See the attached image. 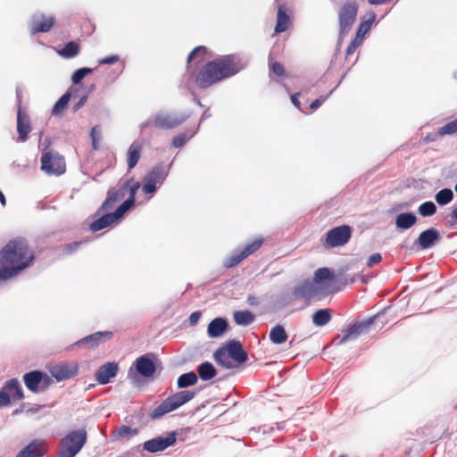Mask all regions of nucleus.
Instances as JSON below:
<instances>
[{
  "label": "nucleus",
  "instance_id": "6",
  "mask_svg": "<svg viewBox=\"0 0 457 457\" xmlns=\"http://www.w3.org/2000/svg\"><path fill=\"white\" fill-rule=\"evenodd\" d=\"M87 439V433L80 429L70 433L62 440L59 457H74L82 448Z\"/></svg>",
  "mask_w": 457,
  "mask_h": 457
},
{
  "label": "nucleus",
  "instance_id": "29",
  "mask_svg": "<svg viewBox=\"0 0 457 457\" xmlns=\"http://www.w3.org/2000/svg\"><path fill=\"white\" fill-rule=\"evenodd\" d=\"M253 315L248 311L236 312L234 313V320L237 324L241 326H246L253 322Z\"/></svg>",
  "mask_w": 457,
  "mask_h": 457
},
{
  "label": "nucleus",
  "instance_id": "21",
  "mask_svg": "<svg viewBox=\"0 0 457 457\" xmlns=\"http://www.w3.org/2000/svg\"><path fill=\"white\" fill-rule=\"evenodd\" d=\"M417 221V218L412 213L403 212L395 219V224L398 228L407 229L412 227Z\"/></svg>",
  "mask_w": 457,
  "mask_h": 457
},
{
  "label": "nucleus",
  "instance_id": "11",
  "mask_svg": "<svg viewBox=\"0 0 457 457\" xmlns=\"http://www.w3.org/2000/svg\"><path fill=\"white\" fill-rule=\"evenodd\" d=\"M26 386L33 392H40L45 390L51 384V378L39 371H33L24 376Z\"/></svg>",
  "mask_w": 457,
  "mask_h": 457
},
{
  "label": "nucleus",
  "instance_id": "33",
  "mask_svg": "<svg viewBox=\"0 0 457 457\" xmlns=\"http://www.w3.org/2000/svg\"><path fill=\"white\" fill-rule=\"evenodd\" d=\"M71 96V89H70L66 94H64L59 101L54 104L53 108V113L58 115L62 112L65 109L70 98Z\"/></svg>",
  "mask_w": 457,
  "mask_h": 457
},
{
  "label": "nucleus",
  "instance_id": "34",
  "mask_svg": "<svg viewBox=\"0 0 457 457\" xmlns=\"http://www.w3.org/2000/svg\"><path fill=\"white\" fill-rule=\"evenodd\" d=\"M197 381L196 375L193 372L181 375L178 379V386L179 387H187L195 384Z\"/></svg>",
  "mask_w": 457,
  "mask_h": 457
},
{
  "label": "nucleus",
  "instance_id": "24",
  "mask_svg": "<svg viewBox=\"0 0 457 457\" xmlns=\"http://www.w3.org/2000/svg\"><path fill=\"white\" fill-rule=\"evenodd\" d=\"M18 132L20 135V137L24 140L29 134L30 128H29V122L28 116L24 114L21 110L20 109L18 112Z\"/></svg>",
  "mask_w": 457,
  "mask_h": 457
},
{
  "label": "nucleus",
  "instance_id": "38",
  "mask_svg": "<svg viewBox=\"0 0 457 457\" xmlns=\"http://www.w3.org/2000/svg\"><path fill=\"white\" fill-rule=\"evenodd\" d=\"M109 333H96L86 337L83 343L91 344L92 345H97L104 337L108 338Z\"/></svg>",
  "mask_w": 457,
  "mask_h": 457
},
{
  "label": "nucleus",
  "instance_id": "5",
  "mask_svg": "<svg viewBox=\"0 0 457 457\" xmlns=\"http://www.w3.org/2000/svg\"><path fill=\"white\" fill-rule=\"evenodd\" d=\"M214 358L220 366L230 369L245 361L246 355L239 344L231 342L220 348L215 353Z\"/></svg>",
  "mask_w": 457,
  "mask_h": 457
},
{
  "label": "nucleus",
  "instance_id": "9",
  "mask_svg": "<svg viewBox=\"0 0 457 457\" xmlns=\"http://www.w3.org/2000/svg\"><path fill=\"white\" fill-rule=\"evenodd\" d=\"M351 237V228L348 226H340L331 229L326 237L325 245L328 247H337L346 244Z\"/></svg>",
  "mask_w": 457,
  "mask_h": 457
},
{
  "label": "nucleus",
  "instance_id": "35",
  "mask_svg": "<svg viewBox=\"0 0 457 457\" xmlns=\"http://www.w3.org/2000/svg\"><path fill=\"white\" fill-rule=\"evenodd\" d=\"M436 211V207L433 202H426L419 207V212L423 217L431 216Z\"/></svg>",
  "mask_w": 457,
  "mask_h": 457
},
{
  "label": "nucleus",
  "instance_id": "42",
  "mask_svg": "<svg viewBox=\"0 0 457 457\" xmlns=\"http://www.w3.org/2000/svg\"><path fill=\"white\" fill-rule=\"evenodd\" d=\"M143 191L146 194H152L155 191V182L152 179L147 180L144 187Z\"/></svg>",
  "mask_w": 457,
  "mask_h": 457
},
{
  "label": "nucleus",
  "instance_id": "37",
  "mask_svg": "<svg viewBox=\"0 0 457 457\" xmlns=\"http://www.w3.org/2000/svg\"><path fill=\"white\" fill-rule=\"evenodd\" d=\"M90 137L92 139V146L94 149H98L102 138V133L99 128L94 127L91 129Z\"/></svg>",
  "mask_w": 457,
  "mask_h": 457
},
{
  "label": "nucleus",
  "instance_id": "51",
  "mask_svg": "<svg viewBox=\"0 0 457 457\" xmlns=\"http://www.w3.org/2000/svg\"><path fill=\"white\" fill-rule=\"evenodd\" d=\"M183 143H184V139H182L181 137H176V138L173 140V144H174V145H176V146H180Z\"/></svg>",
  "mask_w": 457,
  "mask_h": 457
},
{
  "label": "nucleus",
  "instance_id": "53",
  "mask_svg": "<svg viewBox=\"0 0 457 457\" xmlns=\"http://www.w3.org/2000/svg\"><path fill=\"white\" fill-rule=\"evenodd\" d=\"M452 216L454 220H457V206L453 208Z\"/></svg>",
  "mask_w": 457,
  "mask_h": 457
},
{
  "label": "nucleus",
  "instance_id": "30",
  "mask_svg": "<svg viewBox=\"0 0 457 457\" xmlns=\"http://www.w3.org/2000/svg\"><path fill=\"white\" fill-rule=\"evenodd\" d=\"M198 373L202 379L207 380L215 376V369L212 364L204 362L199 366Z\"/></svg>",
  "mask_w": 457,
  "mask_h": 457
},
{
  "label": "nucleus",
  "instance_id": "55",
  "mask_svg": "<svg viewBox=\"0 0 457 457\" xmlns=\"http://www.w3.org/2000/svg\"><path fill=\"white\" fill-rule=\"evenodd\" d=\"M85 101H86V97H83L80 100V102L77 104L76 109H79L80 106H82L84 104Z\"/></svg>",
  "mask_w": 457,
  "mask_h": 457
},
{
  "label": "nucleus",
  "instance_id": "56",
  "mask_svg": "<svg viewBox=\"0 0 457 457\" xmlns=\"http://www.w3.org/2000/svg\"><path fill=\"white\" fill-rule=\"evenodd\" d=\"M454 189H455V191L457 193V184L455 185Z\"/></svg>",
  "mask_w": 457,
  "mask_h": 457
},
{
  "label": "nucleus",
  "instance_id": "13",
  "mask_svg": "<svg viewBox=\"0 0 457 457\" xmlns=\"http://www.w3.org/2000/svg\"><path fill=\"white\" fill-rule=\"evenodd\" d=\"M79 370V365L77 362L61 364L54 367L51 374L58 381L70 379L75 377Z\"/></svg>",
  "mask_w": 457,
  "mask_h": 457
},
{
  "label": "nucleus",
  "instance_id": "8",
  "mask_svg": "<svg viewBox=\"0 0 457 457\" xmlns=\"http://www.w3.org/2000/svg\"><path fill=\"white\" fill-rule=\"evenodd\" d=\"M194 396V394L189 391H182L179 392L171 397H169L166 399L159 407L156 409V412L158 415H162L167 412H170L185 403L188 402L190 399H192Z\"/></svg>",
  "mask_w": 457,
  "mask_h": 457
},
{
  "label": "nucleus",
  "instance_id": "22",
  "mask_svg": "<svg viewBox=\"0 0 457 457\" xmlns=\"http://www.w3.org/2000/svg\"><path fill=\"white\" fill-rule=\"evenodd\" d=\"M438 238V232L435 229L423 231L419 237V244L422 248L430 247Z\"/></svg>",
  "mask_w": 457,
  "mask_h": 457
},
{
  "label": "nucleus",
  "instance_id": "46",
  "mask_svg": "<svg viewBox=\"0 0 457 457\" xmlns=\"http://www.w3.org/2000/svg\"><path fill=\"white\" fill-rule=\"evenodd\" d=\"M205 49L204 47H196L188 56V62H191L195 56L204 54Z\"/></svg>",
  "mask_w": 457,
  "mask_h": 457
},
{
  "label": "nucleus",
  "instance_id": "25",
  "mask_svg": "<svg viewBox=\"0 0 457 457\" xmlns=\"http://www.w3.org/2000/svg\"><path fill=\"white\" fill-rule=\"evenodd\" d=\"M331 320L330 312L328 309H320L312 315V322L318 327L328 324Z\"/></svg>",
  "mask_w": 457,
  "mask_h": 457
},
{
  "label": "nucleus",
  "instance_id": "36",
  "mask_svg": "<svg viewBox=\"0 0 457 457\" xmlns=\"http://www.w3.org/2000/svg\"><path fill=\"white\" fill-rule=\"evenodd\" d=\"M93 71L90 68H81L76 71L72 77L71 80L74 84L79 83L87 75L90 74Z\"/></svg>",
  "mask_w": 457,
  "mask_h": 457
},
{
  "label": "nucleus",
  "instance_id": "48",
  "mask_svg": "<svg viewBox=\"0 0 457 457\" xmlns=\"http://www.w3.org/2000/svg\"><path fill=\"white\" fill-rule=\"evenodd\" d=\"M200 314L198 312H194L190 315L189 320L192 325H195L199 320Z\"/></svg>",
  "mask_w": 457,
  "mask_h": 457
},
{
  "label": "nucleus",
  "instance_id": "3",
  "mask_svg": "<svg viewBox=\"0 0 457 457\" xmlns=\"http://www.w3.org/2000/svg\"><path fill=\"white\" fill-rule=\"evenodd\" d=\"M238 71L239 68L235 66L232 58L226 57L217 62H210L206 69L199 75L197 81L201 87H207Z\"/></svg>",
  "mask_w": 457,
  "mask_h": 457
},
{
  "label": "nucleus",
  "instance_id": "28",
  "mask_svg": "<svg viewBox=\"0 0 457 457\" xmlns=\"http://www.w3.org/2000/svg\"><path fill=\"white\" fill-rule=\"evenodd\" d=\"M289 24V17L285 12V10L283 7H280L278 12V18H277V26H276V32H283L285 31Z\"/></svg>",
  "mask_w": 457,
  "mask_h": 457
},
{
  "label": "nucleus",
  "instance_id": "17",
  "mask_svg": "<svg viewBox=\"0 0 457 457\" xmlns=\"http://www.w3.org/2000/svg\"><path fill=\"white\" fill-rule=\"evenodd\" d=\"M135 368L144 377H151L155 370L154 361L148 355L137 358L135 361Z\"/></svg>",
  "mask_w": 457,
  "mask_h": 457
},
{
  "label": "nucleus",
  "instance_id": "16",
  "mask_svg": "<svg viewBox=\"0 0 457 457\" xmlns=\"http://www.w3.org/2000/svg\"><path fill=\"white\" fill-rule=\"evenodd\" d=\"M46 451L47 446L46 442L43 440H36L21 451L17 457H42Z\"/></svg>",
  "mask_w": 457,
  "mask_h": 457
},
{
  "label": "nucleus",
  "instance_id": "40",
  "mask_svg": "<svg viewBox=\"0 0 457 457\" xmlns=\"http://www.w3.org/2000/svg\"><path fill=\"white\" fill-rule=\"evenodd\" d=\"M155 123L161 128H169L175 125V122L168 120V118L163 116H158L155 120Z\"/></svg>",
  "mask_w": 457,
  "mask_h": 457
},
{
  "label": "nucleus",
  "instance_id": "4",
  "mask_svg": "<svg viewBox=\"0 0 457 457\" xmlns=\"http://www.w3.org/2000/svg\"><path fill=\"white\" fill-rule=\"evenodd\" d=\"M334 280L332 272L327 268L318 269L312 282L303 284L297 289V295L311 297L315 295H327Z\"/></svg>",
  "mask_w": 457,
  "mask_h": 457
},
{
  "label": "nucleus",
  "instance_id": "44",
  "mask_svg": "<svg viewBox=\"0 0 457 457\" xmlns=\"http://www.w3.org/2000/svg\"><path fill=\"white\" fill-rule=\"evenodd\" d=\"M271 71L278 76L283 74V68L282 66L278 62H272L270 63Z\"/></svg>",
  "mask_w": 457,
  "mask_h": 457
},
{
  "label": "nucleus",
  "instance_id": "14",
  "mask_svg": "<svg viewBox=\"0 0 457 457\" xmlns=\"http://www.w3.org/2000/svg\"><path fill=\"white\" fill-rule=\"evenodd\" d=\"M119 370L118 363L107 362L102 365L96 372L95 378L100 385L108 384L112 378L116 377Z\"/></svg>",
  "mask_w": 457,
  "mask_h": 457
},
{
  "label": "nucleus",
  "instance_id": "1",
  "mask_svg": "<svg viewBox=\"0 0 457 457\" xmlns=\"http://www.w3.org/2000/svg\"><path fill=\"white\" fill-rule=\"evenodd\" d=\"M33 255L27 243L20 238L11 240L0 252V279H8L27 268Z\"/></svg>",
  "mask_w": 457,
  "mask_h": 457
},
{
  "label": "nucleus",
  "instance_id": "52",
  "mask_svg": "<svg viewBox=\"0 0 457 457\" xmlns=\"http://www.w3.org/2000/svg\"><path fill=\"white\" fill-rule=\"evenodd\" d=\"M292 103H293V104H294V105H295L296 107H299V105H300V102H299V100H298V98H297V96H296V95H295V96H292Z\"/></svg>",
  "mask_w": 457,
  "mask_h": 457
},
{
  "label": "nucleus",
  "instance_id": "41",
  "mask_svg": "<svg viewBox=\"0 0 457 457\" xmlns=\"http://www.w3.org/2000/svg\"><path fill=\"white\" fill-rule=\"evenodd\" d=\"M117 433L120 436H132L137 434V430L131 429L129 427L123 426V427H120L117 430Z\"/></svg>",
  "mask_w": 457,
  "mask_h": 457
},
{
  "label": "nucleus",
  "instance_id": "32",
  "mask_svg": "<svg viewBox=\"0 0 457 457\" xmlns=\"http://www.w3.org/2000/svg\"><path fill=\"white\" fill-rule=\"evenodd\" d=\"M453 197V191L448 188H445L440 190L435 196L436 203L440 205H445L449 204Z\"/></svg>",
  "mask_w": 457,
  "mask_h": 457
},
{
  "label": "nucleus",
  "instance_id": "57",
  "mask_svg": "<svg viewBox=\"0 0 457 457\" xmlns=\"http://www.w3.org/2000/svg\"><path fill=\"white\" fill-rule=\"evenodd\" d=\"M340 457H345V456L343 455V456H340Z\"/></svg>",
  "mask_w": 457,
  "mask_h": 457
},
{
  "label": "nucleus",
  "instance_id": "20",
  "mask_svg": "<svg viewBox=\"0 0 457 457\" xmlns=\"http://www.w3.org/2000/svg\"><path fill=\"white\" fill-rule=\"evenodd\" d=\"M226 320L221 318H216L208 326V335L211 337H220L226 330Z\"/></svg>",
  "mask_w": 457,
  "mask_h": 457
},
{
  "label": "nucleus",
  "instance_id": "23",
  "mask_svg": "<svg viewBox=\"0 0 457 457\" xmlns=\"http://www.w3.org/2000/svg\"><path fill=\"white\" fill-rule=\"evenodd\" d=\"M287 337L285 328L280 325L275 326L270 332V339L273 344H284L287 340Z\"/></svg>",
  "mask_w": 457,
  "mask_h": 457
},
{
  "label": "nucleus",
  "instance_id": "15",
  "mask_svg": "<svg viewBox=\"0 0 457 457\" xmlns=\"http://www.w3.org/2000/svg\"><path fill=\"white\" fill-rule=\"evenodd\" d=\"M357 6L354 3L346 4L339 13L340 29L342 31L348 29L354 22Z\"/></svg>",
  "mask_w": 457,
  "mask_h": 457
},
{
  "label": "nucleus",
  "instance_id": "27",
  "mask_svg": "<svg viewBox=\"0 0 457 457\" xmlns=\"http://www.w3.org/2000/svg\"><path fill=\"white\" fill-rule=\"evenodd\" d=\"M375 19L376 15L374 13H370L368 15V19L365 21L361 22V24L359 27V29L356 33V39L360 38V41H362L363 37L370 29Z\"/></svg>",
  "mask_w": 457,
  "mask_h": 457
},
{
  "label": "nucleus",
  "instance_id": "39",
  "mask_svg": "<svg viewBox=\"0 0 457 457\" xmlns=\"http://www.w3.org/2000/svg\"><path fill=\"white\" fill-rule=\"evenodd\" d=\"M457 132V120H453L439 129L440 135L453 134Z\"/></svg>",
  "mask_w": 457,
  "mask_h": 457
},
{
  "label": "nucleus",
  "instance_id": "18",
  "mask_svg": "<svg viewBox=\"0 0 457 457\" xmlns=\"http://www.w3.org/2000/svg\"><path fill=\"white\" fill-rule=\"evenodd\" d=\"M54 20L52 16L37 15L32 21L33 32L48 31L54 25Z\"/></svg>",
  "mask_w": 457,
  "mask_h": 457
},
{
  "label": "nucleus",
  "instance_id": "45",
  "mask_svg": "<svg viewBox=\"0 0 457 457\" xmlns=\"http://www.w3.org/2000/svg\"><path fill=\"white\" fill-rule=\"evenodd\" d=\"M40 409L39 406H30L28 403H25L22 405L21 411L27 412V413H35Z\"/></svg>",
  "mask_w": 457,
  "mask_h": 457
},
{
  "label": "nucleus",
  "instance_id": "10",
  "mask_svg": "<svg viewBox=\"0 0 457 457\" xmlns=\"http://www.w3.org/2000/svg\"><path fill=\"white\" fill-rule=\"evenodd\" d=\"M22 397L19 383L15 380H10L0 390V408L7 406L12 401L21 400Z\"/></svg>",
  "mask_w": 457,
  "mask_h": 457
},
{
  "label": "nucleus",
  "instance_id": "7",
  "mask_svg": "<svg viewBox=\"0 0 457 457\" xmlns=\"http://www.w3.org/2000/svg\"><path fill=\"white\" fill-rule=\"evenodd\" d=\"M41 168L48 174L61 175L65 171V162L62 157L45 153L41 158Z\"/></svg>",
  "mask_w": 457,
  "mask_h": 457
},
{
  "label": "nucleus",
  "instance_id": "2",
  "mask_svg": "<svg viewBox=\"0 0 457 457\" xmlns=\"http://www.w3.org/2000/svg\"><path fill=\"white\" fill-rule=\"evenodd\" d=\"M139 187V184L137 182L128 186L121 187L119 189H112L109 192L108 197L104 204V208L107 209L111 207L112 204L117 202L125 196L126 193L129 191V199L125 201L113 214H106L90 225L91 230L97 231L102 228L108 227L113 223H116L124 213L133 205L134 197L137 192V189Z\"/></svg>",
  "mask_w": 457,
  "mask_h": 457
},
{
  "label": "nucleus",
  "instance_id": "47",
  "mask_svg": "<svg viewBox=\"0 0 457 457\" xmlns=\"http://www.w3.org/2000/svg\"><path fill=\"white\" fill-rule=\"evenodd\" d=\"M361 43V41H360V38L359 39L355 38L353 40V42L348 46L347 54H352Z\"/></svg>",
  "mask_w": 457,
  "mask_h": 457
},
{
  "label": "nucleus",
  "instance_id": "50",
  "mask_svg": "<svg viewBox=\"0 0 457 457\" xmlns=\"http://www.w3.org/2000/svg\"><path fill=\"white\" fill-rule=\"evenodd\" d=\"M324 102V99H317L315 100L314 102H312L311 104V108L312 109H316L318 108L322 103Z\"/></svg>",
  "mask_w": 457,
  "mask_h": 457
},
{
  "label": "nucleus",
  "instance_id": "19",
  "mask_svg": "<svg viewBox=\"0 0 457 457\" xmlns=\"http://www.w3.org/2000/svg\"><path fill=\"white\" fill-rule=\"evenodd\" d=\"M262 240H255L251 245H247L245 249L236 258L226 262V266L232 267L237 263H239L242 260H244L246 256L256 251L262 245Z\"/></svg>",
  "mask_w": 457,
  "mask_h": 457
},
{
  "label": "nucleus",
  "instance_id": "31",
  "mask_svg": "<svg viewBox=\"0 0 457 457\" xmlns=\"http://www.w3.org/2000/svg\"><path fill=\"white\" fill-rule=\"evenodd\" d=\"M140 156V146L138 145L133 144L129 149L128 154V164L129 168L132 169L137 162Z\"/></svg>",
  "mask_w": 457,
  "mask_h": 457
},
{
  "label": "nucleus",
  "instance_id": "43",
  "mask_svg": "<svg viewBox=\"0 0 457 457\" xmlns=\"http://www.w3.org/2000/svg\"><path fill=\"white\" fill-rule=\"evenodd\" d=\"M381 259H382V257H381L380 253H373L371 256H370V258L367 262V265L369 267H371L374 264L380 262Z\"/></svg>",
  "mask_w": 457,
  "mask_h": 457
},
{
  "label": "nucleus",
  "instance_id": "49",
  "mask_svg": "<svg viewBox=\"0 0 457 457\" xmlns=\"http://www.w3.org/2000/svg\"><path fill=\"white\" fill-rule=\"evenodd\" d=\"M117 61V57L115 56H112V57H109V58H106V59H103L101 61H99V63L100 64H106V63H113Z\"/></svg>",
  "mask_w": 457,
  "mask_h": 457
},
{
  "label": "nucleus",
  "instance_id": "26",
  "mask_svg": "<svg viewBox=\"0 0 457 457\" xmlns=\"http://www.w3.org/2000/svg\"><path fill=\"white\" fill-rule=\"evenodd\" d=\"M79 52V46L75 42H69L64 47L57 53L63 58H71L76 56Z\"/></svg>",
  "mask_w": 457,
  "mask_h": 457
},
{
  "label": "nucleus",
  "instance_id": "54",
  "mask_svg": "<svg viewBox=\"0 0 457 457\" xmlns=\"http://www.w3.org/2000/svg\"><path fill=\"white\" fill-rule=\"evenodd\" d=\"M0 202H1L3 206L5 205V197H4V195H3V193L1 191H0Z\"/></svg>",
  "mask_w": 457,
  "mask_h": 457
},
{
  "label": "nucleus",
  "instance_id": "12",
  "mask_svg": "<svg viewBox=\"0 0 457 457\" xmlns=\"http://www.w3.org/2000/svg\"><path fill=\"white\" fill-rule=\"evenodd\" d=\"M176 442V434L170 433L166 436H160L148 440L144 444V449L150 453L163 451Z\"/></svg>",
  "mask_w": 457,
  "mask_h": 457
}]
</instances>
